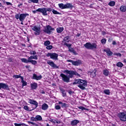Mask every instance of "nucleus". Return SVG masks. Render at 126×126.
<instances>
[{"mask_svg": "<svg viewBox=\"0 0 126 126\" xmlns=\"http://www.w3.org/2000/svg\"><path fill=\"white\" fill-rule=\"evenodd\" d=\"M73 85L78 84V87H79L80 89L84 90L85 87L87 86V82L84 80L82 79H76L74 82H73Z\"/></svg>", "mask_w": 126, "mask_h": 126, "instance_id": "obj_1", "label": "nucleus"}, {"mask_svg": "<svg viewBox=\"0 0 126 126\" xmlns=\"http://www.w3.org/2000/svg\"><path fill=\"white\" fill-rule=\"evenodd\" d=\"M38 12H41L42 14V15L46 16L48 15V13L47 12H51L52 11L51 8H40L37 9L36 10Z\"/></svg>", "mask_w": 126, "mask_h": 126, "instance_id": "obj_2", "label": "nucleus"}, {"mask_svg": "<svg viewBox=\"0 0 126 126\" xmlns=\"http://www.w3.org/2000/svg\"><path fill=\"white\" fill-rule=\"evenodd\" d=\"M64 73H66V74H69V76H68L70 78H72L73 75H76L77 77H80V74L77 73L76 71L65 70Z\"/></svg>", "mask_w": 126, "mask_h": 126, "instance_id": "obj_3", "label": "nucleus"}, {"mask_svg": "<svg viewBox=\"0 0 126 126\" xmlns=\"http://www.w3.org/2000/svg\"><path fill=\"white\" fill-rule=\"evenodd\" d=\"M59 7L61 8V9H65L67 8H72L73 7V6L72 5V4L70 3H67L66 4H64L63 3L58 4Z\"/></svg>", "mask_w": 126, "mask_h": 126, "instance_id": "obj_4", "label": "nucleus"}, {"mask_svg": "<svg viewBox=\"0 0 126 126\" xmlns=\"http://www.w3.org/2000/svg\"><path fill=\"white\" fill-rule=\"evenodd\" d=\"M84 47L88 50H94V49H97V44H96V43L87 42L84 44Z\"/></svg>", "mask_w": 126, "mask_h": 126, "instance_id": "obj_5", "label": "nucleus"}, {"mask_svg": "<svg viewBox=\"0 0 126 126\" xmlns=\"http://www.w3.org/2000/svg\"><path fill=\"white\" fill-rule=\"evenodd\" d=\"M30 27L32 28V30L35 31L34 34L35 35H40L41 33V28L37 26H30Z\"/></svg>", "mask_w": 126, "mask_h": 126, "instance_id": "obj_6", "label": "nucleus"}, {"mask_svg": "<svg viewBox=\"0 0 126 126\" xmlns=\"http://www.w3.org/2000/svg\"><path fill=\"white\" fill-rule=\"evenodd\" d=\"M32 60H38V56L37 55L31 56L29 58V63H31L32 64H37V61Z\"/></svg>", "mask_w": 126, "mask_h": 126, "instance_id": "obj_7", "label": "nucleus"}, {"mask_svg": "<svg viewBox=\"0 0 126 126\" xmlns=\"http://www.w3.org/2000/svg\"><path fill=\"white\" fill-rule=\"evenodd\" d=\"M46 57H50V59H52V60H55V61H57L58 60L59 55L56 53H48L46 55Z\"/></svg>", "mask_w": 126, "mask_h": 126, "instance_id": "obj_8", "label": "nucleus"}, {"mask_svg": "<svg viewBox=\"0 0 126 126\" xmlns=\"http://www.w3.org/2000/svg\"><path fill=\"white\" fill-rule=\"evenodd\" d=\"M54 30H55V29L52 28L50 25H48L44 28L43 31L47 34H50L51 32H52V31H54Z\"/></svg>", "mask_w": 126, "mask_h": 126, "instance_id": "obj_9", "label": "nucleus"}, {"mask_svg": "<svg viewBox=\"0 0 126 126\" xmlns=\"http://www.w3.org/2000/svg\"><path fill=\"white\" fill-rule=\"evenodd\" d=\"M60 76L62 78V80L64 81V82H66V83H68L69 82V76H67L66 75H64V74L61 73Z\"/></svg>", "mask_w": 126, "mask_h": 126, "instance_id": "obj_10", "label": "nucleus"}, {"mask_svg": "<svg viewBox=\"0 0 126 126\" xmlns=\"http://www.w3.org/2000/svg\"><path fill=\"white\" fill-rule=\"evenodd\" d=\"M119 117L122 122H126V113H121L119 114Z\"/></svg>", "mask_w": 126, "mask_h": 126, "instance_id": "obj_11", "label": "nucleus"}, {"mask_svg": "<svg viewBox=\"0 0 126 126\" xmlns=\"http://www.w3.org/2000/svg\"><path fill=\"white\" fill-rule=\"evenodd\" d=\"M64 46H66V47H68L69 52H70V53H73V54H75V55H76V52L75 51H74V49L73 48L70 47H71V44L65 43H64Z\"/></svg>", "mask_w": 126, "mask_h": 126, "instance_id": "obj_12", "label": "nucleus"}, {"mask_svg": "<svg viewBox=\"0 0 126 126\" xmlns=\"http://www.w3.org/2000/svg\"><path fill=\"white\" fill-rule=\"evenodd\" d=\"M67 62L68 63H71L73 65H79V64H81V61H80V60H77L76 61H73L72 60H67Z\"/></svg>", "mask_w": 126, "mask_h": 126, "instance_id": "obj_13", "label": "nucleus"}, {"mask_svg": "<svg viewBox=\"0 0 126 126\" xmlns=\"http://www.w3.org/2000/svg\"><path fill=\"white\" fill-rule=\"evenodd\" d=\"M47 63L48 64L50 65L53 68H59V66H57L56 64L54 63V62L51 61V60H48L47 61Z\"/></svg>", "mask_w": 126, "mask_h": 126, "instance_id": "obj_14", "label": "nucleus"}, {"mask_svg": "<svg viewBox=\"0 0 126 126\" xmlns=\"http://www.w3.org/2000/svg\"><path fill=\"white\" fill-rule=\"evenodd\" d=\"M29 16V14H27V13L21 14L19 17V20L21 22H23V21H24V19L26 18V16Z\"/></svg>", "mask_w": 126, "mask_h": 126, "instance_id": "obj_15", "label": "nucleus"}, {"mask_svg": "<svg viewBox=\"0 0 126 126\" xmlns=\"http://www.w3.org/2000/svg\"><path fill=\"white\" fill-rule=\"evenodd\" d=\"M1 88L6 90H8V89H9L7 85L3 83H0V89H1Z\"/></svg>", "mask_w": 126, "mask_h": 126, "instance_id": "obj_16", "label": "nucleus"}, {"mask_svg": "<svg viewBox=\"0 0 126 126\" xmlns=\"http://www.w3.org/2000/svg\"><path fill=\"white\" fill-rule=\"evenodd\" d=\"M89 75L93 78L96 76V70H93V71H91L88 73Z\"/></svg>", "mask_w": 126, "mask_h": 126, "instance_id": "obj_17", "label": "nucleus"}, {"mask_svg": "<svg viewBox=\"0 0 126 126\" xmlns=\"http://www.w3.org/2000/svg\"><path fill=\"white\" fill-rule=\"evenodd\" d=\"M29 103H30V104H31L32 105H34V106H35V108H37V107H38V102H37V101H36L35 100H34L33 99H29Z\"/></svg>", "mask_w": 126, "mask_h": 126, "instance_id": "obj_18", "label": "nucleus"}, {"mask_svg": "<svg viewBox=\"0 0 126 126\" xmlns=\"http://www.w3.org/2000/svg\"><path fill=\"white\" fill-rule=\"evenodd\" d=\"M33 79H35V80H40V79H42V75H40L38 76L34 74L33 75Z\"/></svg>", "mask_w": 126, "mask_h": 126, "instance_id": "obj_19", "label": "nucleus"}, {"mask_svg": "<svg viewBox=\"0 0 126 126\" xmlns=\"http://www.w3.org/2000/svg\"><path fill=\"white\" fill-rule=\"evenodd\" d=\"M104 52L107 53V56H112L113 55V52L110 50V49L107 48L106 49L104 50Z\"/></svg>", "mask_w": 126, "mask_h": 126, "instance_id": "obj_20", "label": "nucleus"}, {"mask_svg": "<svg viewBox=\"0 0 126 126\" xmlns=\"http://www.w3.org/2000/svg\"><path fill=\"white\" fill-rule=\"evenodd\" d=\"M31 87L32 89H37V88L38 87V84L36 83H33L32 84H31Z\"/></svg>", "mask_w": 126, "mask_h": 126, "instance_id": "obj_21", "label": "nucleus"}, {"mask_svg": "<svg viewBox=\"0 0 126 126\" xmlns=\"http://www.w3.org/2000/svg\"><path fill=\"white\" fill-rule=\"evenodd\" d=\"M60 91H61V93L62 94L63 97H65L66 96V93H65V91L62 88L60 89Z\"/></svg>", "mask_w": 126, "mask_h": 126, "instance_id": "obj_22", "label": "nucleus"}, {"mask_svg": "<svg viewBox=\"0 0 126 126\" xmlns=\"http://www.w3.org/2000/svg\"><path fill=\"white\" fill-rule=\"evenodd\" d=\"M78 123H79V121L75 120L71 121V126H76V125H77V124H78Z\"/></svg>", "mask_w": 126, "mask_h": 126, "instance_id": "obj_23", "label": "nucleus"}, {"mask_svg": "<svg viewBox=\"0 0 126 126\" xmlns=\"http://www.w3.org/2000/svg\"><path fill=\"white\" fill-rule=\"evenodd\" d=\"M49 108V106H48V104L46 103H44L42 105V109L44 110V111H46L48 108Z\"/></svg>", "mask_w": 126, "mask_h": 126, "instance_id": "obj_24", "label": "nucleus"}, {"mask_svg": "<svg viewBox=\"0 0 126 126\" xmlns=\"http://www.w3.org/2000/svg\"><path fill=\"white\" fill-rule=\"evenodd\" d=\"M63 41L65 42H64V44L65 43H69V41H70V39H69V36H66L64 38Z\"/></svg>", "mask_w": 126, "mask_h": 126, "instance_id": "obj_25", "label": "nucleus"}, {"mask_svg": "<svg viewBox=\"0 0 126 126\" xmlns=\"http://www.w3.org/2000/svg\"><path fill=\"white\" fill-rule=\"evenodd\" d=\"M120 10L122 12H126V6H121L120 8Z\"/></svg>", "mask_w": 126, "mask_h": 126, "instance_id": "obj_26", "label": "nucleus"}, {"mask_svg": "<svg viewBox=\"0 0 126 126\" xmlns=\"http://www.w3.org/2000/svg\"><path fill=\"white\" fill-rule=\"evenodd\" d=\"M64 28L63 27H60L57 29V33H62L63 31Z\"/></svg>", "mask_w": 126, "mask_h": 126, "instance_id": "obj_27", "label": "nucleus"}, {"mask_svg": "<svg viewBox=\"0 0 126 126\" xmlns=\"http://www.w3.org/2000/svg\"><path fill=\"white\" fill-rule=\"evenodd\" d=\"M21 79H22V87H24V86H26L27 85V82L26 81L23 80V77H21Z\"/></svg>", "mask_w": 126, "mask_h": 126, "instance_id": "obj_28", "label": "nucleus"}, {"mask_svg": "<svg viewBox=\"0 0 126 126\" xmlns=\"http://www.w3.org/2000/svg\"><path fill=\"white\" fill-rule=\"evenodd\" d=\"M59 104H60V105H61V107H62V108H63V107L66 108V107H67V105L65 103H63V102H62V101H59Z\"/></svg>", "mask_w": 126, "mask_h": 126, "instance_id": "obj_29", "label": "nucleus"}, {"mask_svg": "<svg viewBox=\"0 0 126 126\" xmlns=\"http://www.w3.org/2000/svg\"><path fill=\"white\" fill-rule=\"evenodd\" d=\"M28 2L29 3H31L32 2L33 3H38L39 2V0H28Z\"/></svg>", "mask_w": 126, "mask_h": 126, "instance_id": "obj_30", "label": "nucleus"}, {"mask_svg": "<svg viewBox=\"0 0 126 126\" xmlns=\"http://www.w3.org/2000/svg\"><path fill=\"white\" fill-rule=\"evenodd\" d=\"M21 61H22V62L23 63H28L29 62V58H28V60L25 59V58H22L21 59Z\"/></svg>", "mask_w": 126, "mask_h": 126, "instance_id": "obj_31", "label": "nucleus"}, {"mask_svg": "<svg viewBox=\"0 0 126 126\" xmlns=\"http://www.w3.org/2000/svg\"><path fill=\"white\" fill-rule=\"evenodd\" d=\"M108 4L110 5V6H115V4H116V2L114 1H110Z\"/></svg>", "mask_w": 126, "mask_h": 126, "instance_id": "obj_32", "label": "nucleus"}, {"mask_svg": "<svg viewBox=\"0 0 126 126\" xmlns=\"http://www.w3.org/2000/svg\"><path fill=\"white\" fill-rule=\"evenodd\" d=\"M103 93L106 94V95H110V92L109 90H104L103 91Z\"/></svg>", "mask_w": 126, "mask_h": 126, "instance_id": "obj_33", "label": "nucleus"}, {"mask_svg": "<svg viewBox=\"0 0 126 126\" xmlns=\"http://www.w3.org/2000/svg\"><path fill=\"white\" fill-rule=\"evenodd\" d=\"M35 119L37 121H41L42 120V116L40 115H36L35 116Z\"/></svg>", "mask_w": 126, "mask_h": 126, "instance_id": "obj_34", "label": "nucleus"}, {"mask_svg": "<svg viewBox=\"0 0 126 126\" xmlns=\"http://www.w3.org/2000/svg\"><path fill=\"white\" fill-rule=\"evenodd\" d=\"M116 65L118 66L119 67H123L124 66V64L122 63L121 62H118Z\"/></svg>", "mask_w": 126, "mask_h": 126, "instance_id": "obj_35", "label": "nucleus"}, {"mask_svg": "<svg viewBox=\"0 0 126 126\" xmlns=\"http://www.w3.org/2000/svg\"><path fill=\"white\" fill-rule=\"evenodd\" d=\"M103 74L106 76H108L109 75V71L108 70H104L103 71Z\"/></svg>", "mask_w": 126, "mask_h": 126, "instance_id": "obj_36", "label": "nucleus"}, {"mask_svg": "<svg viewBox=\"0 0 126 126\" xmlns=\"http://www.w3.org/2000/svg\"><path fill=\"white\" fill-rule=\"evenodd\" d=\"M106 42H107V39H106V38H103L101 40V44H103V45L106 44Z\"/></svg>", "mask_w": 126, "mask_h": 126, "instance_id": "obj_37", "label": "nucleus"}, {"mask_svg": "<svg viewBox=\"0 0 126 126\" xmlns=\"http://www.w3.org/2000/svg\"><path fill=\"white\" fill-rule=\"evenodd\" d=\"M51 44V42H50V41L49 40H46L45 42H44V45L45 46H49V45H50Z\"/></svg>", "mask_w": 126, "mask_h": 126, "instance_id": "obj_38", "label": "nucleus"}, {"mask_svg": "<svg viewBox=\"0 0 126 126\" xmlns=\"http://www.w3.org/2000/svg\"><path fill=\"white\" fill-rule=\"evenodd\" d=\"M52 11L54 14H60V12H58L57 10L53 9Z\"/></svg>", "mask_w": 126, "mask_h": 126, "instance_id": "obj_39", "label": "nucleus"}, {"mask_svg": "<svg viewBox=\"0 0 126 126\" xmlns=\"http://www.w3.org/2000/svg\"><path fill=\"white\" fill-rule=\"evenodd\" d=\"M47 50H52L53 49L52 45H48L46 47Z\"/></svg>", "mask_w": 126, "mask_h": 126, "instance_id": "obj_40", "label": "nucleus"}, {"mask_svg": "<svg viewBox=\"0 0 126 126\" xmlns=\"http://www.w3.org/2000/svg\"><path fill=\"white\" fill-rule=\"evenodd\" d=\"M13 77H15V78H21L22 76L18 75H14L13 76Z\"/></svg>", "mask_w": 126, "mask_h": 126, "instance_id": "obj_41", "label": "nucleus"}, {"mask_svg": "<svg viewBox=\"0 0 126 126\" xmlns=\"http://www.w3.org/2000/svg\"><path fill=\"white\" fill-rule=\"evenodd\" d=\"M55 108L56 110H60L61 106L60 105H55Z\"/></svg>", "mask_w": 126, "mask_h": 126, "instance_id": "obj_42", "label": "nucleus"}, {"mask_svg": "<svg viewBox=\"0 0 126 126\" xmlns=\"http://www.w3.org/2000/svg\"><path fill=\"white\" fill-rule=\"evenodd\" d=\"M78 108L80 109V110H82V111H84V110H86V108L83 107V106H79Z\"/></svg>", "mask_w": 126, "mask_h": 126, "instance_id": "obj_43", "label": "nucleus"}, {"mask_svg": "<svg viewBox=\"0 0 126 126\" xmlns=\"http://www.w3.org/2000/svg\"><path fill=\"white\" fill-rule=\"evenodd\" d=\"M24 110H26V111H29V107H28V106H25L24 107Z\"/></svg>", "mask_w": 126, "mask_h": 126, "instance_id": "obj_44", "label": "nucleus"}, {"mask_svg": "<svg viewBox=\"0 0 126 126\" xmlns=\"http://www.w3.org/2000/svg\"><path fill=\"white\" fill-rule=\"evenodd\" d=\"M31 121H32V122H37V120L36 119V117H32L31 118Z\"/></svg>", "mask_w": 126, "mask_h": 126, "instance_id": "obj_45", "label": "nucleus"}, {"mask_svg": "<svg viewBox=\"0 0 126 126\" xmlns=\"http://www.w3.org/2000/svg\"><path fill=\"white\" fill-rule=\"evenodd\" d=\"M30 54L31 55H36V51H31Z\"/></svg>", "mask_w": 126, "mask_h": 126, "instance_id": "obj_46", "label": "nucleus"}, {"mask_svg": "<svg viewBox=\"0 0 126 126\" xmlns=\"http://www.w3.org/2000/svg\"><path fill=\"white\" fill-rule=\"evenodd\" d=\"M20 15L19 14H17L15 15V18L16 19H19V17H20Z\"/></svg>", "mask_w": 126, "mask_h": 126, "instance_id": "obj_47", "label": "nucleus"}, {"mask_svg": "<svg viewBox=\"0 0 126 126\" xmlns=\"http://www.w3.org/2000/svg\"><path fill=\"white\" fill-rule=\"evenodd\" d=\"M114 55L118 56V57H122V54L121 53H115Z\"/></svg>", "mask_w": 126, "mask_h": 126, "instance_id": "obj_48", "label": "nucleus"}, {"mask_svg": "<svg viewBox=\"0 0 126 126\" xmlns=\"http://www.w3.org/2000/svg\"><path fill=\"white\" fill-rule=\"evenodd\" d=\"M14 126H21V123L19 124H18L17 123H15Z\"/></svg>", "mask_w": 126, "mask_h": 126, "instance_id": "obj_49", "label": "nucleus"}, {"mask_svg": "<svg viewBox=\"0 0 126 126\" xmlns=\"http://www.w3.org/2000/svg\"><path fill=\"white\" fill-rule=\"evenodd\" d=\"M6 4H7V5H12L11 3H10L9 2H6Z\"/></svg>", "mask_w": 126, "mask_h": 126, "instance_id": "obj_50", "label": "nucleus"}, {"mask_svg": "<svg viewBox=\"0 0 126 126\" xmlns=\"http://www.w3.org/2000/svg\"><path fill=\"white\" fill-rule=\"evenodd\" d=\"M21 126H27L25 124L21 123Z\"/></svg>", "mask_w": 126, "mask_h": 126, "instance_id": "obj_51", "label": "nucleus"}, {"mask_svg": "<svg viewBox=\"0 0 126 126\" xmlns=\"http://www.w3.org/2000/svg\"><path fill=\"white\" fill-rule=\"evenodd\" d=\"M29 123L31 124V125H35V123L33 122H29Z\"/></svg>", "mask_w": 126, "mask_h": 126, "instance_id": "obj_52", "label": "nucleus"}, {"mask_svg": "<svg viewBox=\"0 0 126 126\" xmlns=\"http://www.w3.org/2000/svg\"><path fill=\"white\" fill-rule=\"evenodd\" d=\"M68 93H69V94H72V93H73V92L72 91H68Z\"/></svg>", "mask_w": 126, "mask_h": 126, "instance_id": "obj_53", "label": "nucleus"}, {"mask_svg": "<svg viewBox=\"0 0 126 126\" xmlns=\"http://www.w3.org/2000/svg\"><path fill=\"white\" fill-rule=\"evenodd\" d=\"M102 35H106V32H102Z\"/></svg>", "mask_w": 126, "mask_h": 126, "instance_id": "obj_54", "label": "nucleus"}, {"mask_svg": "<svg viewBox=\"0 0 126 126\" xmlns=\"http://www.w3.org/2000/svg\"><path fill=\"white\" fill-rule=\"evenodd\" d=\"M112 44H113V45H116L117 44V43L116 42V41H113Z\"/></svg>", "mask_w": 126, "mask_h": 126, "instance_id": "obj_55", "label": "nucleus"}, {"mask_svg": "<svg viewBox=\"0 0 126 126\" xmlns=\"http://www.w3.org/2000/svg\"><path fill=\"white\" fill-rule=\"evenodd\" d=\"M37 11H37V10H34V11H32V12H33V13H36Z\"/></svg>", "mask_w": 126, "mask_h": 126, "instance_id": "obj_56", "label": "nucleus"}, {"mask_svg": "<svg viewBox=\"0 0 126 126\" xmlns=\"http://www.w3.org/2000/svg\"><path fill=\"white\" fill-rule=\"evenodd\" d=\"M78 71H79V72H81V71H81V69H78Z\"/></svg>", "mask_w": 126, "mask_h": 126, "instance_id": "obj_57", "label": "nucleus"}, {"mask_svg": "<svg viewBox=\"0 0 126 126\" xmlns=\"http://www.w3.org/2000/svg\"><path fill=\"white\" fill-rule=\"evenodd\" d=\"M2 5L1 3L0 2V7H1Z\"/></svg>", "mask_w": 126, "mask_h": 126, "instance_id": "obj_58", "label": "nucleus"}, {"mask_svg": "<svg viewBox=\"0 0 126 126\" xmlns=\"http://www.w3.org/2000/svg\"><path fill=\"white\" fill-rule=\"evenodd\" d=\"M21 24H22V25H23V22H22L21 23Z\"/></svg>", "mask_w": 126, "mask_h": 126, "instance_id": "obj_59", "label": "nucleus"}, {"mask_svg": "<svg viewBox=\"0 0 126 126\" xmlns=\"http://www.w3.org/2000/svg\"><path fill=\"white\" fill-rule=\"evenodd\" d=\"M42 94H45V92H42Z\"/></svg>", "mask_w": 126, "mask_h": 126, "instance_id": "obj_60", "label": "nucleus"}, {"mask_svg": "<svg viewBox=\"0 0 126 126\" xmlns=\"http://www.w3.org/2000/svg\"><path fill=\"white\" fill-rule=\"evenodd\" d=\"M99 1H101L102 0H98Z\"/></svg>", "mask_w": 126, "mask_h": 126, "instance_id": "obj_61", "label": "nucleus"}, {"mask_svg": "<svg viewBox=\"0 0 126 126\" xmlns=\"http://www.w3.org/2000/svg\"><path fill=\"white\" fill-rule=\"evenodd\" d=\"M0 49H1V47H0Z\"/></svg>", "mask_w": 126, "mask_h": 126, "instance_id": "obj_62", "label": "nucleus"}]
</instances>
